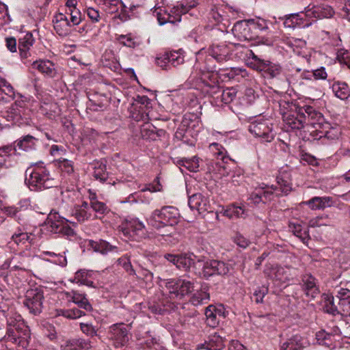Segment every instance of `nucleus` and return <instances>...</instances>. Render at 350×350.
I'll list each match as a JSON object with an SVG mask.
<instances>
[{"label":"nucleus","instance_id":"obj_1","mask_svg":"<svg viewBox=\"0 0 350 350\" xmlns=\"http://www.w3.org/2000/svg\"><path fill=\"white\" fill-rule=\"evenodd\" d=\"M282 119L287 131H299L305 125L325 129L329 127L322 114L310 105L299 107L294 105L291 109L283 113Z\"/></svg>","mask_w":350,"mask_h":350},{"label":"nucleus","instance_id":"obj_2","mask_svg":"<svg viewBox=\"0 0 350 350\" xmlns=\"http://www.w3.org/2000/svg\"><path fill=\"white\" fill-rule=\"evenodd\" d=\"M25 182L31 191H42L55 186L56 181L43 163H34L25 171Z\"/></svg>","mask_w":350,"mask_h":350},{"label":"nucleus","instance_id":"obj_3","mask_svg":"<svg viewBox=\"0 0 350 350\" xmlns=\"http://www.w3.org/2000/svg\"><path fill=\"white\" fill-rule=\"evenodd\" d=\"M178 210L172 206H163L154 210L147 219L148 224L154 228L159 229L166 226H173L178 223Z\"/></svg>","mask_w":350,"mask_h":350},{"label":"nucleus","instance_id":"obj_4","mask_svg":"<svg viewBox=\"0 0 350 350\" xmlns=\"http://www.w3.org/2000/svg\"><path fill=\"white\" fill-rule=\"evenodd\" d=\"M165 284L171 299H181L194 289L192 282L180 278L168 280Z\"/></svg>","mask_w":350,"mask_h":350},{"label":"nucleus","instance_id":"obj_5","mask_svg":"<svg viewBox=\"0 0 350 350\" xmlns=\"http://www.w3.org/2000/svg\"><path fill=\"white\" fill-rule=\"evenodd\" d=\"M249 131L262 142H271L275 137L273 124L270 120L258 118L252 122L248 127Z\"/></svg>","mask_w":350,"mask_h":350},{"label":"nucleus","instance_id":"obj_6","mask_svg":"<svg viewBox=\"0 0 350 350\" xmlns=\"http://www.w3.org/2000/svg\"><path fill=\"white\" fill-rule=\"evenodd\" d=\"M118 229L125 239L137 240L145 236V226L137 218L126 219Z\"/></svg>","mask_w":350,"mask_h":350},{"label":"nucleus","instance_id":"obj_7","mask_svg":"<svg viewBox=\"0 0 350 350\" xmlns=\"http://www.w3.org/2000/svg\"><path fill=\"white\" fill-rule=\"evenodd\" d=\"M306 15L311 21V25L317 19L330 18L334 12L332 8L325 3H310L304 10Z\"/></svg>","mask_w":350,"mask_h":350},{"label":"nucleus","instance_id":"obj_8","mask_svg":"<svg viewBox=\"0 0 350 350\" xmlns=\"http://www.w3.org/2000/svg\"><path fill=\"white\" fill-rule=\"evenodd\" d=\"M6 340L20 346H25L30 338V330L25 323H19L15 327L8 328Z\"/></svg>","mask_w":350,"mask_h":350},{"label":"nucleus","instance_id":"obj_9","mask_svg":"<svg viewBox=\"0 0 350 350\" xmlns=\"http://www.w3.org/2000/svg\"><path fill=\"white\" fill-rule=\"evenodd\" d=\"M232 33L241 41H251L260 38L259 34L254 32L250 20L237 21L233 26Z\"/></svg>","mask_w":350,"mask_h":350},{"label":"nucleus","instance_id":"obj_10","mask_svg":"<svg viewBox=\"0 0 350 350\" xmlns=\"http://www.w3.org/2000/svg\"><path fill=\"white\" fill-rule=\"evenodd\" d=\"M129 325L116 323L109 327L108 337L116 347L124 346L129 341Z\"/></svg>","mask_w":350,"mask_h":350},{"label":"nucleus","instance_id":"obj_11","mask_svg":"<svg viewBox=\"0 0 350 350\" xmlns=\"http://www.w3.org/2000/svg\"><path fill=\"white\" fill-rule=\"evenodd\" d=\"M43 299L42 290L37 288H31L26 292L24 305L31 313L36 315L42 311Z\"/></svg>","mask_w":350,"mask_h":350},{"label":"nucleus","instance_id":"obj_12","mask_svg":"<svg viewBox=\"0 0 350 350\" xmlns=\"http://www.w3.org/2000/svg\"><path fill=\"white\" fill-rule=\"evenodd\" d=\"M284 21V26L286 28H306L311 25V21L308 19L305 12L291 14L280 17Z\"/></svg>","mask_w":350,"mask_h":350},{"label":"nucleus","instance_id":"obj_13","mask_svg":"<svg viewBox=\"0 0 350 350\" xmlns=\"http://www.w3.org/2000/svg\"><path fill=\"white\" fill-rule=\"evenodd\" d=\"M230 271L228 264L223 261L211 260L206 261L203 267V274L205 277L213 275H226Z\"/></svg>","mask_w":350,"mask_h":350},{"label":"nucleus","instance_id":"obj_14","mask_svg":"<svg viewBox=\"0 0 350 350\" xmlns=\"http://www.w3.org/2000/svg\"><path fill=\"white\" fill-rule=\"evenodd\" d=\"M278 190L282 195L287 196L293 191V183L291 173L288 170L281 169L276 177Z\"/></svg>","mask_w":350,"mask_h":350},{"label":"nucleus","instance_id":"obj_15","mask_svg":"<svg viewBox=\"0 0 350 350\" xmlns=\"http://www.w3.org/2000/svg\"><path fill=\"white\" fill-rule=\"evenodd\" d=\"M165 61L174 67L183 64L185 62L183 51L179 50L165 53L162 57L157 59V64L163 69H167V66Z\"/></svg>","mask_w":350,"mask_h":350},{"label":"nucleus","instance_id":"obj_16","mask_svg":"<svg viewBox=\"0 0 350 350\" xmlns=\"http://www.w3.org/2000/svg\"><path fill=\"white\" fill-rule=\"evenodd\" d=\"M53 23L54 29L59 36L65 37L70 34L72 25L66 14L60 12L55 14Z\"/></svg>","mask_w":350,"mask_h":350},{"label":"nucleus","instance_id":"obj_17","mask_svg":"<svg viewBox=\"0 0 350 350\" xmlns=\"http://www.w3.org/2000/svg\"><path fill=\"white\" fill-rule=\"evenodd\" d=\"M195 3H183L178 2L176 5H174L168 12L170 17V23L176 24L181 21L183 14H186L189 10L195 7Z\"/></svg>","mask_w":350,"mask_h":350},{"label":"nucleus","instance_id":"obj_18","mask_svg":"<svg viewBox=\"0 0 350 350\" xmlns=\"http://www.w3.org/2000/svg\"><path fill=\"white\" fill-rule=\"evenodd\" d=\"M257 70L260 72L265 78L271 79L279 77L282 72V68L278 64L265 60L261 62V66Z\"/></svg>","mask_w":350,"mask_h":350},{"label":"nucleus","instance_id":"obj_19","mask_svg":"<svg viewBox=\"0 0 350 350\" xmlns=\"http://www.w3.org/2000/svg\"><path fill=\"white\" fill-rule=\"evenodd\" d=\"M188 204L191 209H196L199 213L209 211L211 207L208 198L200 193L190 196Z\"/></svg>","mask_w":350,"mask_h":350},{"label":"nucleus","instance_id":"obj_20","mask_svg":"<svg viewBox=\"0 0 350 350\" xmlns=\"http://www.w3.org/2000/svg\"><path fill=\"white\" fill-rule=\"evenodd\" d=\"M72 215L80 223H83L92 218L96 219L98 217L96 215L92 213L89 203L85 201H83L80 205L75 206Z\"/></svg>","mask_w":350,"mask_h":350},{"label":"nucleus","instance_id":"obj_21","mask_svg":"<svg viewBox=\"0 0 350 350\" xmlns=\"http://www.w3.org/2000/svg\"><path fill=\"white\" fill-rule=\"evenodd\" d=\"M265 273L269 279L275 282L284 283L289 280L288 271L280 266H271L266 269Z\"/></svg>","mask_w":350,"mask_h":350},{"label":"nucleus","instance_id":"obj_22","mask_svg":"<svg viewBox=\"0 0 350 350\" xmlns=\"http://www.w3.org/2000/svg\"><path fill=\"white\" fill-rule=\"evenodd\" d=\"M225 347L224 340L222 336L217 332L208 336L204 343L198 345V349H204L206 350H222Z\"/></svg>","mask_w":350,"mask_h":350},{"label":"nucleus","instance_id":"obj_23","mask_svg":"<svg viewBox=\"0 0 350 350\" xmlns=\"http://www.w3.org/2000/svg\"><path fill=\"white\" fill-rule=\"evenodd\" d=\"M312 210H323L333 206V198L329 196L313 197L304 202Z\"/></svg>","mask_w":350,"mask_h":350},{"label":"nucleus","instance_id":"obj_24","mask_svg":"<svg viewBox=\"0 0 350 350\" xmlns=\"http://www.w3.org/2000/svg\"><path fill=\"white\" fill-rule=\"evenodd\" d=\"M34 43V38L31 33L28 32L18 39V49L21 57L27 59L30 55V49Z\"/></svg>","mask_w":350,"mask_h":350},{"label":"nucleus","instance_id":"obj_25","mask_svg":"<svg viewBox=\"0 0 350 350\" xmlns=\"http://www.w3.org/2000/svg\"><path fill=\"white\" fill-rule=\"evenodd\" d=\"M16 145L9 144L0 147V167L9 168L12 166L10 159L16 154Z\"/></svg>","mask_w":350,"mask_h":350},{"label":"nucleus","instance_id":"obj_26","mask_svg":"<svg viewBox=\"0 0 350 350\" xmlns=\"http://www.w3.org/2000/svg\"><path fill=\"white\" fill-rule=\"evenodd\" d=\"M19 97L22 96L17 93ZM16 94L13 86L5 79H0V101L9 102L16 98Z\"/></svg>","mask_w":350,"mask_h":350},{"label":"nucleus","instance_id":"obj_27","mask_svg":"<svg viewBox=\"0 0 350 350\" xmlns=\"http://www.w3.org/2000/svg\"><path fill=\"white\" fill-rule=\"evenodd\" d=\"M95 273L93 271L81 269L75 274L73 282L79 285H85L89 287L95 288L92 280L94 278Z\"/></svg>","mask_w":350,"mask_h":350},{"label":"nucleus","instance_id":"obj_28","mask_svg":"<svg viewBox=\"0 0 350 350\" xmlns=\"http://www.w3.org/2000/svg\"><path fill=\"white\" fill-rule=\"evenodd\" d=\"M88 246L94 252H99L103 255L108 253H118V248L116 246L111 245L109 243L104 240L94 241H89Z\"/></svg>","mask_w":350,"mask_h":350},{"label":"nucleus","instance_id":"obj_29","mask_svg":"<svg viewBox=\"0 0 350 350\" xmlns=\"http://www.w3.org/2000/svg\"><path fill=\"white\" fill-rule=\"evenodd\" d=\"M209 55L217 62L221 63L229 59V49L224 44H213L209 49Z\"/></svg>","mask_w":350,"mask_h":350},{"label":"nucleus","instance_id":"obj_30","mask_svg":"<svg viewBox=\"0 0 350 350\" xmlns=\"http://www.w3.org/2000/svg\"><path fill=\"white\" fill-rule=\"evenodd\" d=\"M38 139L34 137L27 135L16 139L12 144L16 145V148L18 147L19 150L29 152L36 148V142Z\"/></svg>","mask_w":350,"mask_h":350},{"label":"nucleus","instance_id":"obj_31","mask_svg":"<svg viewBox=\"0 0 350 350\" xmlns=\"http://www.w3.org/2000/svg\"><path fill=\"white\" fill-rule=\"evenodd\" d=\"M49 224L51 231L57 233L63 231L64 225L68 221L66 218L61 217L58 213H51L49 215Z\"/></svg>","mask_w":350,"mask_h":350},{"label":"nucleus","instance_id":"obj_32","mask_svg":"<svg viewBox=\"0 0 350 350\" xmlns=\"http://www.w3.org/2000/svg\"><path fill=\"white\" fill-rule=\"evenodd\" d=\"M302 282L306 295L312 298L315 297L319 293L315 278L311 275H306L303 277Z\"/></svg>","mask_w":350,"mask_h":350},{"label":"nucleus","instance_id":"obj_33","mask_svg":"<svg viewBox=\"0 0 350 350\" xmlns=\"http://www.w3.org/2000/svg\"><path fill=\"white\" fill-rule=\"evenodd\" d=\"M210 299L207 286H202L200 291H197L190 298V302L193 306H198L206 304Z\"/></svg>","mask_w":350,"mask_h":350},{"label":"nucleus","instance_id":"obj_34","mask_svg":"<svg viewBox=\"0 0 350 350\" xmlns=\"http://www.w3.org/2000/svg\"><path fill=\"white\" fill-rule=\"evenodd\" d=\"M32 68L50 77H53L55 73L54 64L49 60L35 61L32 63Z\"/></svg>","mask_w":350,"mask_h":350},{"label":"nucleus","instance_id":"obj_35","mask_svg":"<svg viewBox=\"0 0 350 350\" xmlns=\"http://www.w3.org/2000/svg\"><path fill=\"white\" fill-rule=\"evenodd\" d=\"M325 122L329 124V127H326V129L323 127L319 128V126L313 127L315 129L314 131L319 132L317 136H319V138L325 137L332 140L337 139L340 135L338 129L331 126L330 124L328 122Z\"/></svg>","mask_w":350,"mask_h":350},{"label":"nucleus","instance_id":"obj_36","mask_svg":"<svg viewBox=\"0 0 350 350\" xmlns=\"http://www.w3.org/2000/svg\"><path fill=\"white\" fill-rule=\"evenodd\" d=\"M332 88L335 96L341 100H345L350 96V90L345 82H334Z\"/></svg>","mask_w":350,"mask_h":350},{"label":"nucleus","instance_id":"obj_37","mask_svg":"<svg viewBox=\"0 0 350 350\" xmlns=\"http://www.w3.org/2000/svg\"><path fill=\"white\" fill-rule=\"evenodd\" d=\"M161 189V186L159 183L156 185H149L148 186H146L145 188H143L140 191H139L136 202H141L147 204H150V202L152 201V198L149 196H146L144 194H143V192L146 191H149L150 192H156L160 191Z\"/></svg>","mask_w":350,"mask_h":350},{"label":"nucleus","instance_id":"obj_38","mask_svg":"<svg viewBox=\"0 0 350 350\" xmlns=\"http://www.w3.org/2000/svg\"><path fill=\"white\" fill-rule=\"evenodd\" d=\"M288 227L293 234L299 238L303 243H306L309 239L308 230L307 229L304 230L300 224L290 222Z\"/></svg>","mask_w":350,"mask_h":350},{"label":"nucleus","instance_id":"obj_39","mask_svg":"<svg viewBox=\"0 0 350 350\" xmlns=\"http://www.w3.org/2000/svg\"><path fill=\"white\" fill-rule=\"evenodd\" d=\"M217 310L215 306L213 305L208 306L205 310L206 323V325L211 327H215L219 323V320L217 318Z\"/></svg>","mask_w":350,"mask_h":350},{"label":"nucleus","instance_id":"obj_40","mask_svg":"<svg viewBox=\"0 0 350 350\" xmlns=\"http://www.w3.org/2000/svg\"><path fill=\"white\" fill-rule=\"evenodd\" d=\"M109 14L116 13L121 4V0H95Z\"/></svg>","mask_w":350,"mask_h":350},{"label":"nucleus","instance_id":"obj_41","mask_svg":"<svg viewBox=\"0 0 350 350\" xmlns=\"http://www.w3.org/2000/svg\"><path fill=\"white\" fill-rule=\"evenodd\" d=\"M262 196L263 197V203L265 204L273 200L275 196H279L280 194H275L274 191H277L278 187L276 185H267L263 184L262 187H260Z\"/></svg>","mask_w":350,"mask_h":350},{"label":"nucleus","instance_id":"obj_42","mask_svg":"<svg viewBox=\"0 0 350 350\" xmlns=\"http://www.w3.org/2000/svg\"><path fill=\"white\" fill-rule=\"evenodd\" d=\"M273 323V317L271 314L259 315L254 319V324L264 331L269 329Z\"/></svg>","mask_w":350,"mask_h":350},{"label":"nucleus","instance_id":"obj_43","mask_svg":"<svg viewBox=\"0 0 350 350\" xmlns=\"http://www.w3.org/2000/svg\"><path fill=\"white\" fill-rule=\"evenodd\" d=\"M222 213L229 219H233L242 217L244 214V210L241 206L231 204L224 208Z\"/></svg>","mask_w":350,"mask_h":350},{"label":"nucleus","instance_id":"obj_44","mask_svg":"<svg viewBox=\"0 0 350 350\" xmlns=\"http://www.w3.org/2000/svg\"><path fill=\"white\" fill-rule=\"evenodd\" d=\"M93 176L101 183H105L109 179V174L107 172L106 165L102 163H96L94 166Z\"/></svg>","mask_w":350,"mask_h":350},{"label":"nucleus","instance_id":"obj_45","mask_svg":"<svg viewBox=\"0 0 350 350\" xmlns=\"http://www.w3.org/2000/svg\"><path fill=\"white\" fill-rule=\"evenodd\" d=\"M209 149L214 156L217 159H221L224 163H226L227 160L230 159L226 156L227 151L221 144L212 143L209 145Z\"/></svg>","mask_w":350,"mask_h":350},{"label":"nucleus","instance_id":"obj_46","mask_svg":"<svg viewBox=\"0 0 350 350\" xmlns=\"http://www.w3.org/2000/svg\"><path fill=\"white\" fill-rule=\"evenodd\" d=\"M73 303L87 311H91L92 310V305L86 298V295L77 291H75Z\"/></svg>","mask_w":350,"mask_h":350},{"label":"nucleus","instance_id":"obj_47","mask_svg":"<svg viewBox=\"0 0 350 350\" xmlns=\"http://www.w3.org/2000/svg\"><path fill=\"white\" fill-rule=\"evenodd\" d=\"M57 315L62 316L68 319H76L85 315V312L77 308L68 310H57Z\"/></svg>","mask_w":350,"mask_h":350},{"label":"nucleus","instance_id":"obj_48","mask_svg":"<svg viewBox=\"0 0 350 350\" xmlns=\"http://www.w3.org/2000/svg\"><path fill=\"white\" fill-rule=\"evenodd\" d=\"M180 166H183L190 172H197L199 168L198 159L193 157L191 159L183 158L178 161Z\"/></svg>","mask_w":350,"mask_h":350},{"label":"nucleus","instance_id":"obj_49","mask_svg":"<svg viewBox=\"0 0 350 350\" xmlns=\"http://www.w3.org/2000/svg\"><path fill=\"white\" fill-rule=\"evenodd\" d=\"M53 162L55 165L59 168L62 172L67 174H71L74 171L73 163L70 160L59 158L55 159Z\"/></svg>","mask_w":350,"mask_h":350},{"label":"nucleus","instance_id":"obj_50","mask_svg":"<svg viewBox=\"0 0 350 350\" xmlns=\"http://www.w3.org/2000/svg\"><path fill=\"white\" fill-rule=\"evenodd\" d=\"M12 240L16 244H25L26 242L32 243L33 238L31 234L27 232H14L12 236Z\"/></svg>","mask_w":350,"mask_h":350},{"label":"nucleus","instance_id":"obj_51","mask_svg":"<svg viewBox=\"0 0 350 350\" xmlns=\"http://www.w3.org/2000/svg\"><path fill=\"white\" fill-rule=\"evenodd\" d=\"M300 337L298 336H293L284 342L281 346L282 350H301V345L299 343Z\"/></svg>","mask_w":350,"mask_h":350},{"label":"nucleus","instance_id":"obj_52","mask_svg":"<svg viewBox=\"0 0 350 350\" xmlns=\"http://www.w3.org/2000/svg\"><path fill=\"white\" fill-rule=\"evenodd\" d=\"M194 260L187 254L179 256V258L176 260V267L179 269L187 270L194 264Z\"/></svg>","mask_w":350,"mask_h":350},{"label":"nucleus","instance_id":"obj_53","mask_svg":"<svg viewBox=\"0 0 350 350\" xmlns=\"http://www.w3.org/2000/svg\"><path fill=\"white\" fill-rule=\"evenodd\" d=\"M148 116L149 113L146 112L142 106L133 107V110L131 112V117L137 122L146 121L149 119Z\"/></svg>","mask_w":350,"mask_h":350},{"label":"nucleus","instance_id":"obj_54","mask_svg":"<svg viewBox=\"0 0 350 350\" xmlns=\"http://www.w3.org/2000/svg\"><path fill=\"white\" fill-rule=\"evenodd\" d=\"M250 20L253 26V29H254V32H257L258 34L260 31H267L269 30V22L268 21L260 18Z\"/></svg>","mask_w":350,"mask_h":350},{"label":"nucleus","instance_id":"obj_55","mask_svg":"<svg viewBox=\"0 0 350 350\" xmlns=\"http://www.w3.org/2000/svg\"><path fill=\"white\" fill-rule=\"evenodd\" d=\"M324 310L334 316L339 314L338 304H335L334 297L333 296H327L325 300Z\"/></svg>","mask_w":350,"mask_h":350},{"label":"nucleus","instance_id":"obj_56","mask_svg":"<svg viewBox=\"0 0 350 350\" xmlns=\"http://www.w3.org/2000/svg\"><path fill=\"white\" fill-rule=\"evenodd\" d=\"M8 328L15 327L19 325V323H25L21 316L12 311H10L6 315Z\"/></svg>","mask_w":350,"mask_h":350},{"label":"nucleus","instance_id":"obj_57","mask_svg":"<svg viewBox=\"0 0 350 350\" xmlns=\"http://www.w3.org/2000/svg\"><path fill=\"white\" fill-rule=\"evenodd\" d=\"M90 210L92 209L96 215H105L108 213L109 209L105 203L100 201H93L89 204Z\"/></svg>","mask_w":350,"mask_h":350},{"label":"nucleus","instance_id":"obj_58","mask_svg":"<svg viewBox=\"0 0 350 350\" xmlns=\"http://www.w3.org/2000/svg\"><path fill=\"white\" fill-rule=\"evenodd\" d=\"M185 307L182 308V311L179 312L180 314V321L182 324H189L190 320L194 319L198 315V311L195 309H192L189 311H186Z\"/></svg>","mask_w":350,"mask_h":350},{"label":"nucleus","instance_id":"obj_59","mask_svg":"<svg viewBox=\"0 0 350 350\" xmlns=\"http://www.w3.org/2000/svg\"><path fill=\"white\" fill-rule=\"evenodd\" d=\"M141 135L144 139L154 141V126L145 123L141 128Z\"/></svg>","mask_w":350,"mask_h":350},{"label":"nucleus","instance_id":"obj_60","mask_svg":"<svg viewBox=\"0 0 350 350\" xmlns=\"http://www.w3.org/2000/svg\"><path fill=\"white\" fill-rule=\"evenodd\" d=\"M81 331L87 336L93 338L98 335V328L90 323H80Z\"/></svg>","mask_w":350,"mask_h":350},{"label":"nucleus","instance_id":"obj_61","mask_svg":"<svg viewBox=\"0 0 350 350\" xmlns=\"http://www.w3.org/2000/svg\"><path fill=\"white\" fill-rule=\"evenodd\" d=\"M118 41L122 45L135 48L138 45V43L135 41V38L131 34L120 35L117 38Z\"/></svg>","mask_w":350,"mask_h":350},{"label":"nucleus","instance_id":"obj_62","mask_svg":"<svg viewBox=\"0 0 350 350\" xmlns=\"http://www.w3.org/2000/svg\"><path fill=\"white\" fill-rule=\"evenodd\" d=\"M206 31L207 29L206 27L199 25L193 28L190 31L189 36L196 42L202 41L203 40V36Z\"/></svg>","mask_w":350,"mask_h":350},{"label":"nucleus","instance_id":"obj_63","mask_svg":"<svg viewBox=\"0 0 350 350\" xmlns=\"http://www.w3.org/2000/svg\"><path fill=\"white\" fill-rule=\"evenodd\" d=\"M237 92L234 88H228L222 91L221 100L225 104L231 103L236 97Z\"/></svg>","mask_w":350,"mask_h":350},{"label":"nucleus","instance_id":"obj_64","mask_svg":"<svg viewBox=\"0 0 350 350\" xmlns=\"http://www.w3.org/2000/svg\"><path fill=\"white\" fill-rule=\"evenodd\" d=\"M268 288L265 286L258 287L254 293L252 299L256 304L263 301V298L268 293Z\"/></svg>","mask_w":350,"mask_h":350}]
</instances>
